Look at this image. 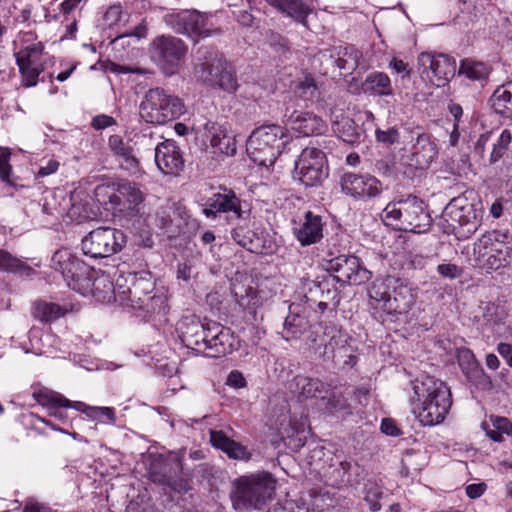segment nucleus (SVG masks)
Masks as SVG:
<instances>
[{
	"label": "nucleus",
	"instance_id": "2",
	"mask_svg": "<svg viewBox=\"0 0 512 512\" xmlns=\"http://www.w3.org/2000/svg\"><path fill=\"white\" fill-rule=\"evenodd\" d=\"M277 481L271 473L243 475L232 482L230 499L238 512L262 509L275 495Z\"/></svg>",
	"mask_w": 512,
	"mask_h": 512
},
{
	"label": "nucleus",
	"instance_id": "9",
	"mask_svg": "<svg viewBox=\"0 0 512 512\" xmlns=\"http://www.w3.org/2000/svg\"><path fill=\"white\" fill-rule=\"evenodd\" d=\"M127 243L126 234L116 228L99 227L82 240V251L92 258H105L120 252Z\"/></svg>",
	"mask_w": 512,
	"mask_h": 512
},
{
	"label": "nucleus",
	"instance_id": "33",
	"mask_svg": "<svg viewBox=\"0 0 512 512\" xmlns=\"http://www.w3.org/2000/svg\"><path fill=\"white\" fill-rule=\"evenodd\" d=\"M232 239L249 252L256 254L265 253V245L257 233L245 226H237L231 231Z\"/></svg>",
	"mask_w": 512,
	"mask_h": 512
},
{
	"label": "nucleus",
	"instance_id": "26",
	"mask_svg": "<svg viewBox=\"0 0 512 512\" xmlns=\"http://www.w3.org/2000/svg\"><path fill=\"white\" fill-rule=\"evenodd\" d=\"M44 400L45 403L49 402L52 404H60L65 407H73L75 410L84 413L92 420H100L109 424L115 423L116 420L115 412L110 407L89 406L80 401L72 402L64 396H49V398L44 397Z\"/></svg>",
	"mask_w": 512,
	"mask_h": 512
},
{
	"label": "nucleus",
	"instance_id": "3",
	"mask_svg": "<svg viewBox=\"0 0 512 512\" xmlns=\"http://www.w3.org/2000/svg\"><path fill=\"white\" fill-rule=\"evenodd\" d=\"M126 282L129 283L126 288L119 286L117 291L114 287L112 290L122 305L145 311L149 316L165 313L167 299L163 294L155 292L151 272L129 273Z\"/></svg>",
	"mask_w": 512,
	"mask_h": 512
},
{
	"label": "nucleus",
	"instance_id": "46",
	"mask_svg": "<svg viewBox=\"0 0 512 512\" xmlns=\"http://www.w3.org/2000/svg\"><path fill=\"white\" fill-rule=\"evenodd\" d=\"M512 142V133L508 129H504L496 142L492 144V151L489 155L488 162L490 165L498 162L508 151Z\"/></svg>",
	"mask_w": 512,
	"mask_h": 512
},
{
	"label": "nucleus",
	"instance_id": "56",
	"mask_svg": "<svg viewBox=\"0 0 512 512\" xmlns=\"http://www.w3.org/2000/svg\"><path fill=\"white\" fill-rule=\"evenodd\" d=\"M376 140L384 145H393L399 143L400 134L397 128L391 127L387 130L377 129L375 131Z\"/></svg>",
	"mask_w": 512,
	"mask_h": 512
},
{
	"label": "nucleus",
	"instance_id": "52",
	"mask_svg": "<svg viewBox=\"0 0 512 512\" xmlns=\"http://www.w3.org/2000/svg\"><path fill=\"white\" fill-rule=\"evenodd\" d=\"M486 265L489 269L497 270L500 267L507 266L510 263V250H498V252H489Z\"/></svg>",
	"mask_w": 512,
	"mask_h": 512
},
{
	"label": "nucleus",
	"instance_id": "19",
	"mask_svg": "<svg viewBox=\"0 0 512 512\" xmlns=\"http://www.w3.org/2000/svg\"><path fill=\"white\" fill-rule=\"evenodd\" d=\"M205 352L210 357H222L238 349V340L230 328L208 321Z\"/></svg>",
	"mask_w": 512,
	"mask_h": 512
},
{
	"label": "nucleus",
	"instance_id": "13",
	"mask_svg": "<svg viewBox=\"0 0 512 512\" xmlns=\"http://www.w3.org/2000/svg\"><path fill=\"white\" fill-rule=\"evenodd\" d=\"M349 339L348 333L341 327L332 323H325L322 336L323 359L332 360L336 364L342 362L344 365H353L355 356L351 353L352 350L348 344Z\"/></svg>",
	"mask_w": 512,
	"mask_h": 512
},
{
	"label": "nucleus",
	"instance_id": "62",
	"mask_svg": "<svg viewBox=\"0 0 512 512\" xmlns=\"http://www.w3.org/2000/svg\"><path fill=\"white\" fill-rule=\"evenodd\" d=\"M437 271L441 276H443L445 278H450V279H455V278L460 277L463 272L462 268H460L459 266H457L455 264H451V263L438 265Z\"/></svg>",
	"mask_w": 512,
	"mask_h": 512
},
{
	"label": "nucleus",
	"instance_id": "63",
	"mask_svg": "<svg viewBox=\"0 0 512 512\" xmlns=\"http://www.w3.org/2000/svg\"><path fill=\"white\" fill-rule=\"evenodd\" d=\"M226 384L233 388H244L246 387L247 382L240 371L233 370L228 374Z\"/></svg>",
	"mask_w": 512,
	"mask_h": 512
},
{
	"label": "nucleus",
	"instance_id": "10",
	"mask_svg": "<svg viewBox=\"0 0 512 512\" xmlns=\"http://www.w3.org/2000/svg\"><path fill=\"white\" fill-rule=\"evenodd\" d=\"M186 53L187 46L185 43L181 39L170 35L156 37L150 46L152 61L165 75H173L177 72Z\"/></svg>",
	"mask_w": 512,
	"mask_h": 512
},
{
	"label": "nucleus",
	"instance_id": "54",
	"mask_svg": "<svg viewBox=\"0 0 512 512\" xmlns=\"http://www.w3.org/2000/svg\"><path fill=\"white\" fill-rule=\"evenodd\" d=\"M458 364L463 372V374H467L473 368H475L480 363L476 360L475 355L469 349H461L458 351L457 355Z\"/></svg>",
	"mask_w": 512,
	"mask_h": 512
},
{
	"label": "nucleus",
	"instance_id": "36",
	"mask_svg": "<svg viewBox=\"0 0 512 512\" xmlns=\"http://www.w3.org/2000/svg\"><path fill=\"white\" fill-rule=\"evenodd\" d=\"M362 87L364 92L378 96H390L393 94L391 80L384 72L374 71L369 73L366 76Z\"/></svg>",
	"mask_w": 512,
	"mask_h": 512
},
{
	"label": "nucleus",
	"instance_id": "20",
	"mask_svg": "<svg viewBox=\"0 0 512 512\" xmlns=\"http://www.w3.org/2000/svg\"><path fill=\"white\" fill-rule=\"evenodd\" d=\"M412 152L401 158V165L417 170L427 169L437 155L436 144L427 133L417 132Z\"/></svg>",
	"mask_w": 512,
	"mask_h": 512
},
{
	"label": "nucleus",
	"instance_id": "1",
	"mask_svg": "<svg viewBox=\"0 0 512 512\" xmlns=\"http://www.w3.org/2000/svg\"><path fill=\"white\" fill-rule=\"evenodd\" d=\"M413 413L424 426L441 423L451 405V392L446 384L432 376H424L412 382Z\"/></svg>",
	"mask_w": 512,
	"mask_h": 512
},
{
	"label": "nucleus",
	"instance_id": "40",
	"mask_svg": "<svg viewBox=\"0 0 512 512\" xmlns=\"http://www.w3.org/2000/svg\"><path fill=\"white\" fill-rule=\"evenodd\" d=\"M15 58L23 79L24 86H35L37 84L40 73L43 71V69L37 64L38 60L28 59L27 56H15Z\"/></svg>",
	"mask_w": 512,
	"mask_h": 512
},
{
	"label": "nucleus",
	"instance_id": "43",
	"mask_svg": "<svg viewBox=\"0 0 512 512\" xmlns=\"http://www.w3.org/2000/svg\"><path fill=\"white\" fill-rule=\"evenodd\" d=\"M294 91L304 101L314 103L321 99L320 88L311 75H306L302 80H299Z\"/></svg>",
	"mask_w": 512,
	"mask_h": 512
},
{
	"label": "nucleus",
	"instance_id": "14",
	"mask_svg": "<svg viewBox=\"0 0 512 512\" xmlns=\"http://www.w3.org/2000/svg\"><path fill=\"white\" fill-rule=\"evenodd\" d=\"M183 465L178 453L171 452L167 456H160L150 469L151 479L155 483L170 487L176 492H185L187 482L181 477Z\"/></svg>",
	"mask_w": 512,
	"mask_h": 512
},
{
	"label": "nucleus",
	"instance_id": "37",
	"mask_svg": "<svg viewBox=\"0 0 512 512\" xmlns=\"http://www.w3.org/2000/svg\"><path fill=\"white\" fill-rule=\"evenodd\" d=\"M491 67L480 61L465 58L460 61L458 75H464L471 81L486 82L491 73Z\"/></svg>",
	"mask_w": 512,
	"mask_h": 512
},
{
	"label": "nucleus",
	"instance_id": "50",
	"mask_svg": "<svg viewBox=\"0 0 512 512\" xmlns=\"http://www.w3.org/2000/svg\"><path fill=\"white\" fill-rule=\"evenodd\" d=\"M336 279L332 277V275H328L324 277L320 282H318V288L322 293V297L327 301H333L334 305L337 306L340 302L339 291L334 286Z\"/></svg>",
	"mask_w": 512,
	"mask_h": 512
},
{
	"label": "nucleus",
	"instance_id": "38",
	"mask_svg": "<svg viewBox=\"0 0 512 512\" xmlns=\"http://www.w3.org/2000/svg\"><path fill=\"white\" fill-rule=\"evenodd\" d=\"M339 52L338 70L341 75L352 74L359 66L362 53L353 45L337 46Z\"/></svg>",
	"mask_w": 512,
	"mask_h": 512
},
{
	"label": "nucleus",
	"instance_id": "45",
	"mask_svg": "<svg viewBox=\"0 0 512 512\" xmlns=\"http://www.w3.org/2000/svg\"><path fill=\"white\" fill-rule=\"evenodd\" d=\"M339 52L337 47L320 50L315 56L314 61L319 64V71L323 75L338 70Z\"/></svg>",
	"mask_w": 512,
	"mask_h": 512
},
{
	"label": "nucleus",
	"instance_id": "48",
	"mask_svg": "<svg viewBox=\"0 0 512 512\" xmlns=\"http://www.w3.org/2000/svg\"><path fill=\"white\" fill-rule=\"evenodd\" d=\"M0 271L9 273L30 272L32 268L25 265L20 259L12 256L9 252L0 249Z\"/></svg>",
	"mask_w": 512,
	"mask_h": 512
},
{
	"label": "nucleus",
	"instance_id": "16",
	"mask_svg": "<svg viewBox=\"0 0 512 512\" xmlns=\"http://www.w3.org/2000/svg\"><path fill=\"white\" fill-rule=\"evenodd\" d=\"M443 215L447 218V221L452 222L451 225L459 239L469 238L480 225L474 206L468 203L459 205L457 199L450 201L445 207Z\"/></svg>",
	"mask_w": 512,
	"mask_h": 512
},
{
	"label": "nucleus",
	"instance_id": "24",
	"mask_svg": "<svg viewBox=\"0 0 512 512\" xmlns=\"http://www.w3.org/2000/svg\"><path fill=\"white\" fill-rule=\"evenodd\" d=\"M286 125L299 135L311 136L322 134L327 126L322 118L312 112L293 111L284 115Z\"/></svg>",
	"mask_w": 512,
	"mask_h": 512
},
{
	"label": "nucleus",
	"instance_id": "11",
	"mask_svg": "<svg viewBox=\"0 0 512 512\" xmlns=\"http://www.w3.org/2000/svg\"><path fill=\"white\" fill-rule=\"evenodd\" d=\"M325 260V270L336 282L349 285H361L371 278V272L363 265L360 258L353 254H339Z\"/></svg>",
	"mask_w": 512,
	"mask_h": 512
},
{
	"label": "nucleus",
	"instance_id": "55",
	"mask_svg": "<svg viewBox=\"0 0 512 512\" xmlns=\"http://www.w3.org/2000/svg\"><path fill=\"white\" fill-rule=\"evenodd\" d=\"M10 151L7 148H0V179L9 185H13L10 179L12 167L9 164Z\"/></svg>",
	"mask_w": 512,
	"mask_h": 512
},
{
	"label": "nucleus",
	"instance_id": "7",
	"mask_svg": "<svg viewBox=\"0 0 512 512\" xmlns=\"http://www.w3.org/2000/svg\"><path fill=\"white\" fill-rule=\"evenodd\" d=\"M289 142L286 130L276 124L262 125L251 133L247 152L258 165L272 166Z\"/></svg>",
	"mask_w": 512,
	"mask_h": 512
},
{
	"label": "nucleus",
	"instance_id": "6",
	"mask_svg": "<svg viewBox=\"0 0 512 512\" xmlns=\"http://www.w3.org/2000/svg\"><path fill=\"white\" fill-rule=\"evenodd\" d=\"M194 71L200 80L210 86L228 92H234L238 86L233 67L213 46L198 48Z\"/></svg>",
	"mask_w": 512,
	"mask_h": 512
},
{
	"label": "nucleus",
	"instance_id": "5",
	"mask_svg": "<svg viewBox=\"0 0 512 512\" xmlns=\"http://www.w3.org/2000/svg\"><path fill=\"white\" fill-rule=\"evenodd\" d=\"M381 218L386 225L418 234L428 231L432 224L427 204L414 195L388 203L381 213Z\"/></svg>",
	"mask_w": 512,
	"mask_h": 512
},
{
	"label": "nucleus",
	"instance_id": "59",
	"mask_svg": "<svg viewBox=\"0 0 512 512\" xmlns=\"http://www.w3.org/2000/svg\"><path fill=\"white\" fill-rule=\"evenodd\" d=\"M120 163L123 168L128 171L136 172L139 169V159L133 147L126 151L125 155L120 158Z\"/></svg>",
	"mask_w": 512,
	"mask_h": 512
},
{
	"label": "nucleus",
	"instance_id": "17",
	"mask_svg": "<svg viewBox=\"0 0 512 512\" xmlns=\"http://www.w3.org/2000/svg\"><path fill=\"white\" fill-rule=\"evenodd\" d=\"M417 63L423 68V73L431 72L438 87L447 85L456 73L455 58L444 53L422 52Z\"/></svg>",
	"mask_w": 512,
	"mask_h": 512
},
{
	"label": "nucleus",
	"instance_id": "18",
	"mask_svg": "<svg viewBox=\"0 0 512 512\" xmlns=\"http://www.w3.org/2000/svg\"><path fill=\"white\" fill-rule=\"evenodd\" d=\"M203 213L212 219L222 213H232L237 219H243L245 214L241 207V199L232 189L224 186H219L218 192L207 199Z\"/></svg>",
	"mask_w": 512,
	"mask_h": 512
},
{
	"label": "nucleus",
	"instance_id": "49",
	"mask_svg": "<svg viewBox=\"0 0 512 512\" xmlns=\"http://www.w3.org/2000/svg\"><path fill=\"white\" fill-rule=\"evenodd\" d=\"M382 495L383 492L376 482L368 481L365 484L364 500L369 504V508L372 512H378L381 509L379 500Z\"/></svg>",
	"mask_w": 512,
	"mask_h": 512
},
{
	"label": "nucleus",
	"instance_id": "53",
	"mask_svg": "<svg viewBox=\"0 0 512 512\" xmlns=\"http://www.w3.org/2000/svg\"><path fill=\"white\" fill-rule=\"evenodd\" d=\"M267 43L276 52L285 55L290 51L289 41L277 32L270 31L267 34Z\"/></svg>",
	"mask_w": 512,
	"mask_h": 512
},
{
	"label": "nucleus",
	"instance_id": "44",
	"mask_svg": "<svg viewBox=\"0 0 512 512\" xmlns=\"http://www.w3.org/2000/svg\"><path fill=\"white\" fill-rule=\"evenodd\" d=\"M32 314L41 322H52L63 316L64 310L58 304L39 301L34 304Z\"/></svg>",
	"mask_w": 512,
	"mask_h": 512
},
{
	"label": "nucleus",
	"instance_id": "15",
	"mask_svg": "<svg viewBox=\"0 0 512 512\" xmlns=\"http://www.w3.org/2000/svg\"><path fill=\"white\" fill-rule=\"evenodd\" d=\"M341 191L356 201H368L378 197L383 190L379 179L368 173L346 172L340 179Z\"/></svg>",
	"mask_w": 512,
	"mask_h": 512
},
{
	"label": "nucleus",
	"instance_id": "58",
	"mask_svg": "<svg viewBox=\"0 0 512 512\" xmlns=\"http://www.w3.org/2000/svg\"><path fill=\"white\" fill-rule=\"evenodd\" d=\"M49 396H62L61 394L59 393H55V392H49V393H38L35 395L36 397V400L37 402L42 405V406H47L49 407L52 411L50 412V415L51 416H54L56 418H62L63 417V412L61 411V408H66L65 406L63 405H60V404H52V403H45V400H44V397H48Z\"/></svg>",
	"mask_w": 512,
	"mask_h": 512
},
{
	"label": "nucleus",
	"instance_id": "34",
	"mask_svg": "<svg viewBox=\"0 0 512 512\" xmlns=\"http://www.w3.org/2000/svg\"><path fill=\"white\" fill-rule=\"evenodd\" d=\"M309 328V321L304 315L290 312L283 323L282 338L286 341L299 339Z\"/></svg>",
	"mask_w": 512,
	"mask_h": 512
},
{
	"label": "nucleus",
	"instance_id": "30",
	"mask_svg": "<svg viewBox=\"0 0 512 512\" xmlns=\"http://www.w3.org/2000/svg\"><path fill=\"white\" fill-rule=\"evenodd\" d=\"M294 392L300 397L305 398H328L332 387L331 384L325 383L318 378H310L303 375H297L291 385Z\"/></svg>",
	"mask_w": 512,
	"mask_h": 512
},
{
	"label": "nucleus",
	"instance_id": "4",
	"mask_svg": "<svg viewBox=\"0 0 512 512\" xmlns=\"http://www.w3.org/2000/svg\"><path fill=\"white\" fill-rule=\"evenodd\" d=\"M52 266L62 274L69 288L82 295H95L100 284L109 292L113 290L112 282L106 277L94 278L95 270L68 249H60L54 253Z\"/></svg>",
	"mask_w": 512,
	"mask_h": 512
},
{
	"label": "nucleus",
	"instance_id": "64",
	"mask_svg": "<svg viewBox=\"0 0 512 512\" xmlns=\"http://www.w3.org/2000/svg\"><path fill=\"white\" fill-rule=\"evenodd\" d=\"M194 269L191 263L183 262L177 265V279L189 282L193 278Z\"/></svg>",
	"mask_w": 512,
	"mask_h": 512
},
{
	"label": "nucleus",
	"instance_id": "12",
	"mask_svg": "<svg viewBox=\"0 0 512 512\" xmlns=\"http://www.w3.org/2000/svg\"><path fill=\"white\" fill-rule=\"evenodd\" d=\"M328 176L326 155L316 147H306L295 162L294 179L306 187H315Z\"/></svg>",
	"mask_w": 512,
	"mask_h": 512
},
{
	"label": "nucleus",
	"instance_id": "31",
	"mask_svg": "<svg viewBox=\"0 0 512 512\" xmlns=\"http://www.w3.org/2000/svg\"><path fill=\"white\" fill-rule=\"evenodd\" d=\"M281 13L291 17L295 22L308 28L307 17L312 8L304 0H266Z\"/></svg>",
	"mask_w": 512,
	"mask_h": 512
},
{
	"label": "nucleus",
	"instance_id": "60",
	"mask_svg": "<svg viewBox=\"0 0 512 512\" xmlns=\"http://www.w3.org/2000/svg\"><path fill=\"white\" fill-rule=\"evenodd\" d=\"M109 147L112 152L120 159L130 149V145L125 143L118 135H112L109 138Z\"/></svg>",
	"mask_w": 512,
	"mask_h": 512
},
{
	"label": "nucleus",
	"instance_id": "29",
	"mask_svg": "<svg viewBox=\"0 0 512 512\" xmlns=\"http://www.w3.org/2000/svg\"><path fill=\"white\" fill-rule=\"evenodd\" d=\"M294 235L302 246H309L323 238V222L321 216L307 211L304 221L299 228L294 229Z\"/></svg>",
	"mask_w": 512,
	"mask_h": 512
},
{
	"label": "nucleus",
	"instance_id": "27",
	"mask_svg": "<svg viewBox=\"0 0 512 512\" xmlns=\"http://www.w3.org/2000/svg\"><path fill=\"white\" fill-rule=\"evenodd\" d=\"M209 436L211 445L225 453L228 458L239 461H249L251 459V452L247 447L231 439L224 431L211 429Z\"/></svg>",
	"mask_w": 512,
	"mask_h": 512
},
{
	"label": "nucleus",
	"instance_id": "8",
	"mask_svg": "<svg viewBox=\"0 0 512 512\" xmlns=\"http://www.w3.org/2000/svg\"><path fill=\"white\" fill-rule=\"evenodd\" d=\"M184 111L183 101L162 88L148 90L140 104L141 117L153 124H165L180 117Z\"/></svg>",
	"mask_w": 512,
	"mask_h": 512
},
{
	"label": "nucleus",
	"instance_id": "57",
	"mask_svg": "<svg viewBox=\"0 0 512 512\" xmlns=\"http://www.w3.org/2000/svg\"><path fill=\"white\" fill-rule=\"evenodd\" d=\"M240 289L243 290V292L238 291L236 287L232 290L236 303L243 309L250 308L251 301L255 298L253 296V289L251 287H240Z\"/></svg>",
	"mask_w": 512,
	"mask_h": 512
},
{
	"label": "nucleus",
	"instance_id": "25",
	"mask_svg": "<svg viewBox=\"0 0 512 512\" xmlns=\"http://www.w3.org/2000/svg\"><path fill=\"white\" fill-rule=\"evenodd\" d=\"M181 340L183 344L190 349L205 352L206 340L208 336V321L201 322L192 317L186 319L180 327Z\"/></svg>",
	"mask_w": 512,
	"mask_h": 512
},
{
	"label": "nucleus",
	"instance_id": "22",
	"mask_svg": "<svg viewBox=\"0 0 512 512\" xmlns=\"http://www.w3.org/2000/svg\"><path fill=\"white\" fill-rule=\"evenodd\" d=\"M154 161L158 169L165 175L178 176L184 169V159L180 148L172 140L157 144Z\"/></svg>",
	"mask_w": 512,
	"mask_h": 512
},
{
	"label": "nucleus",
	"instance_id": "32",
	"mask_svg": "<svg viewBox=\"0 0 512 512\" xmlns=\"http://www.w3.org/2000/svg\"><path fill=\"white\" fill-rule=\"evenodd\" d=\"M332 129L343 142L351 145L358 144L365 138L364 129L348 116L333 120Z\"/></svg>",
	"mask_w": 512,
	"mask_h": 512
},
{
	"label": "nucleus",
	"instance_id": "39",
	"mask_svg": "<svg viewBox=\"0 0 512 512\" xmlns=\"http://www.w3.org/2000/svg\"><path fill=\"white\" fill-rule=\"evenodd\" d=\"M490 102L496 113L507 116L511 113L508 104L512 105V79L496 88L490 98Z\"/></svg>",
	"mask_w": 512,
	"mask_h": 512
},
{
	"label": "nucleus",
	"instance_id": "41",
	"mask_svg": "<svg viewBox=\"0 0 512 512\" xmlns=\"http://www.w3.org/2000/svg\"><path fill=\"white\" fill-rule=\"evenodd\" d=\"M397 280L398 278L393 276L374 280L368 288L369 297L377 302H382V305H384V301L389 298L392 289L397 284Z\"/></svg>",
	"mask_w": 512,
	"mask_h": 512
},
{
	"label": "nucleus",
	"instance_id": "35",
	"mask_svg": "<svg viewBox=\"0 0 512 512\" xmlns=\"http://www.w3.org/2000/svg\"><path fill=\"white\" fill-rule=\"evenodd\" d=\"M204 130L205 136L210 141L211 146L218 148L226 155L235 154V146L230 147V137L224 133L219 124L208 120L204 124Z\"/></svg>",
	"mask_w": 512,
	"mask_h": 512
},
{
	"label": "nucleus",
	"instance_id": "28",
	"mask_svg": "<svg viewBox=\"0 0 512 512\" xmlns=\"http://www.w3.org/2000/svg\"><path fill=\"white\" fill-rule=\"evenodd\" d=\"M414 304V295L408 285L404 284L399 278L394 289H392L389 298L384 301L382 309L391 315L405 314Z\"/></svg>",
	"mask_w": 512,
	"mask_h": 512
},
{
	"label": "nucleus",
	"instance_id": "51",
	"mask_svg": "<svg viewBox=\"0 0 512 512\" xmlns=\"http://www.w3.org/2000/svg\"><path fill=\"white\" fill-rule=\"evenodd\" d=\"M157 144L151 134H140L135 137V151L140 157L151 155L153 151L155 152Z\"/></svg>",
	"mask_w": 512,
	"mask_h": 512
},
{
	"label": "nucleus",
	"instance_id": "42",
	"mask_svg": "<svg viewBox=\"0 0 512 512\" xmlns=\"http://www.w3.org/2000/svg\"><path fill=\"white\" fill-rule=\"evenodd\" d=\"M509 239V233L507 231H499L493 230L486 232L482 235V237L478 240V243L475 244V250L478 248V253L480 256H485L489 254L488 248L492 246H501L503 247V243H507Z\"/></svg>",
	"mask_w": 512,
	"mask_h": 512
},
{
	"label": "nucleus",
	"instance_id": "21",
	"mask_svg": "<svg viewBox=\"0 0 512 512\" xmlns=\"http://www.w3.org/2000/svg\"><path fill=\"white\" fill-rule=\"evenodd\" d=\"M167 23L176 33L206 37L210 30L205 29L206 16L197 10H182L167 16Z\"/></svg>",
	"mask_w": 512,
	"mask_h": 512
},
{
	"label": "nucleus",
	"instance_id": "47",
	"mask_svg": "<svg viewBox=\"0 0 512 512\" xmlns=\"http://www.w3.org/2000/svg\"><path fill=\"white\" fill-rule=\"evenodd\" d=\"M465 377L477 389L489 391L493 388L492 379L486 374L481 364L465 374Z\"/></svg>",
	"mask_w": 512,
	"mask_h": 512
},
{
	"label": "nucleus",
	"instance_id": "23",
	"mask_svg": "<svg viewBox=\"0 0 512 512\" xmlns=\"http://www.w3.org/2000/svg\"><path fill=\"white\" fill-rule=\"evenodd\" d=\"M144 201V194L136 183H119L116 192L109 196V202L120 212L127 211L130 215L139 213V206Z\"/></svg>",
	"mask_w": 512,
	"mask_h": 512
},
{
	"label": "nucleus",
	"instance_id": "61",
	"mask_svg": "<svg viewBox=\"0 0 512 512\" xmlns=\"http://www.w3.org/2000/svg\"><path fill=\"white\" fill-rule=\"evenodd\" d=\"M490 421L493 427L496 428L497 430H500L502 434L505 433L508 436L512 437V423L508 418L491 415Z\"/></svg>",
	"mask_w": 512,
	"mask_h": 512
}]
</instances>
